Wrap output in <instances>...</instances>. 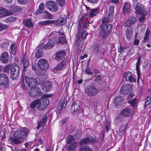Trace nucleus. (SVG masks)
Here are the masks:
<instances>
[{
  "label": "nucleus",
  "instance_id": "obj_1",
  "mask_svg": "<svg viewBox=\"0 0 151 151\" xmlns=\"http://www.w3.org/2000/svg\"><path fill=\"white\" fill-rule=\"evenodd\" d=\"M27 133H14V138L10 137L9 141L12 144H19L23 142L22 140L26 139L27 136Z\"/></svg>",
  "mask_w": 151,
  "mask_h": 151
},
{
  "label": "nucleus",
  "instance_id": "obj_2",
  "mask_svg": "<svg viewBox=\"0 0 151 151\" xmlns=\"http://www.w3.org/2000/svg\"><path fill=\"white\" fill-rule=\"evenodd\" d=\"M66 17L64 16L63 17H60L58 20L55 21L52 20H47L40 21L39 23L41 25H49L55 22V24L57 26H60L66 23Z\"/></svg>",
  "mask_w": 151,
  "mask_h": 151
},
{
  "label": "nucleus",
  "instance_id": "obj_3",
  "mask_svg": "<svg viewBox=\"0 0 151 151\" xmlns=\"http://www.w3.org/2000/svg\"><path fill=\"white\" fill-rule=\"evenodd\" d=\"M44 97L41 100L39 99V103L37 106V109L39 111H42L45 109L49 104V100L47 99L50 97V94H45L43 96Z\"/></svg>",
  "mask_w": 151,
  "mask_h": 151
},
{
  "label": "nucleus",
  "instance_id": "obj_4",
  "mask_svg": "<svg viewBox=\"0 0 151 151\" xmlns=\"http://www.w3.org/2000/svg\"><path fill=\"white\" fill-rule=\"evenodd\" d=\"M83 30H78L79 33L78 35V39L76 42V44L77 45L76 47V50L78 52L81 50L82 48L81 42L83 39H85L87 36V32L86 31H83Z\"/></svg>",
  "mask_w": 151,
  "mask_h": 151
},
{
  "label": "nucleus",
  "instance_id": "obj_5",
  "mask_svg": "<svg viewBox=\"0 0 151 151\" xmlns=\"http://www.w3.org/2000/svg\"><path fill=\"white\" fill-rule=\"evenodd\" d=\"M50 35L52 37L54 36L53 39V40L58 43L62 44L66 42L65 35L63 33H62L61 32H54Z\"/></svg>",
  "mask_w": 151,
  "mask_h": 151
},
{
  "label": "nucleus",
  "instance_id": "obj_6",
  "mask_svg": "<svg viewBox=\"0 0 151 151\" xmlns=\"http://www.w3.org/2000/svg\"><path fill=\"white\" fill-rule=\"evenodd\" d=\"M89 16L85 15L84 16H82L79 19L78 21V30H83V26L84 24V28H86L88 26V24L90 23L91 22L88 18Z\"/></svg>",
  "mask_w": 151,
  "mask_h": 151
},
{
  "label": "nucleus",
  "instance_id": "obj_7",
  "mask_svg": "<svg viewBox=\"0 0 151 151\" xmlns=\"http://www.w3.org/2000/svg\"><path fill=\"white\" fill-rule=\"evenodd\" d=\"M135 9L136 14L139 15H147V12L144 6L139 3H137L136 4Z\"/></svg>",
  "mask_w": 151,
  "mask_h": 151
},
{
  "label": "nucleus",
  "instance_id": "obj_8",
  "mask_svg": "<svg viewBox=\"0 0 151 151\" xmlns=\"http://www.w3.org/2000/svg\"><path fill=\"white\" fill-rule=\"evenodd\" d=\"M10 70V76L12 80L16 79L19 76L20 68L18 65L15 64L12 65Z\"/></svg>",
  "mask_w": 151,
  "mask_h": 151
},
{
  "label": "nucleus",
  "instance_id": "obj_9",
  "mask_svg": "<svg viewBox=\"0 0 151 151\" xmlns=\"http://www.w3.org/2000/svg\"><path fill=\"white\" fill-rule=\"evenodd\" d=\"M29 95L32 98H36L39 97L41 94L40 89L37 87L30 89L28 92Z\"/></svg>",
  "mask_w": 151,
  "mask_h": 151
},
{
  "label": "nucleus",
  "instance_id": "obj_10",
  "mask_svg": "<svg viewBox=\"0 0 151 151\" xmlns=\"http://www.w3.org/2000/svg\"><path fill=\"white\" fill-rule=\"evenodd\" d=\"M37 65L39 68L44 70H47L49 67L48 62L43 58L39 60L37 62Z\"/></svg>",
  "mask_w": 151,
  "mask_h": 151
},
{
  "label": "nucleus",
  "instance_id": "obj_11",
  "mask_svg": "<svg viewBox=\"0 0 151 151\" xmlns=\"http://www.w3.org/2000/svg\"><path fill=\"white\" fill-rule=\"evenodd\" d=\"M0 85L5 87H7L9 85V80L6 75L0 74Z\"/></svg>",
  "mask_w": 151,
  "mask_h": 151
},
{
  "label": "nucleus",
  "instance_id": "obj_12",
  "mask_svg": "<svg viewBox=\"0 0 151 151\" xmlns=\"http://www.w3.org/2000/svg\"><path fill=\"white\" fill-rule=\"evenodd\" d=\"M68 63V60L64 59L58 65L55 67L53 69V72L55 73H57V71L63 70L65 68L66 65Z\"/></svg>",
  "mask_w": 151,
  "mask_h": 151
},
{
  "label": "nucleus",
  "instance_id": "obj_13",
  "mask_svg": "<svg viewBox=\"0 0 151 151\" xmlns=\"http://www.w3.org/2000/svg\"><path fill=\"white\" fill-rule=\"evenodd\" d=\"M46 6L48 9L53 12H57L58 9L55 2L52 1H49L47 2Z\"/></svg>",
  "mask_w": 151,
  "mask_h": 151
},
{
  "label": "nucleus",
  "instance_id": "obj_14",
  "mask_svg": "<svg viewBox=\"0 0 151 151\" xmlns=\"http://www.w3.org/2000/svg\"><path fill=\"white\" fill-rule=\"evenodd\" d=\"M134 76V75L132 73L129 71L125 73L123 79L131 83H134L136 81V79Z\"/></svg>",
  "mask_w": 151,
  "mask_h": 151
},
{
  "label": "nucleus",
  "instance_id": "obj_15",
  "mask_svg": "<svg viewBox=\"0 0 151 151\" xmlns=\"http://www.w3.org/2000/svg\"><path fill=\"white\" fill-rule=\"evenodd\" d=\"M24 80L26 83L29 87L33 88L34 87H37V82L36 79L26 77L24 78Z\"/></svg>",
  "mask_w": 151,
  "mask_h": 151
},
{
  "label": "nucleus",
  "instance_id": "obj_16",
  "mask_svg": "<svg viewBox=\"0 0 151 151\" xmlns=\"http://www.w3.org/2000/svg\"><path fill=\"white\" fill-rule=\"evenodd\" d=\"M132 89V87L131 84H127L123 85L121 88L120 90L121 93L125 95L131 91Z\"/></svg>",
  "mask_w": 151,
  "mask_h": 151
},
{
  "label": "nucleus",
  "instance_id": "obj_17",
  "mask_svg": "<svg viewBox=\"0 0 151 151\" xmlns=\"http://www.w3.org/2000/svg\"><path fill=\"white\" fill-rule=\"evenodd\" d=\"M86 93L90 96H94L98 93L97 90L94 86H89L86 90Z\"/></svg>",
  "mask_w": 151,
  "mask_h": 151
},
{
  "label": "nucleus",
  "instance_id": "obj_18",
  "mask_svg": "<svg viewBox=\"0 0 151 151\" xmlns=\"http://www.w3.org/2000/svg\"><path fill=\"white\" fill-rule=\"evenodd\" d=\"M124 100V98L122 96H118L115 98L114 101V103L116 109H118L119 106L122 104Z\"/></svg>",
  "mask_w": 151,
  "mask_h": 151
},
{
  "label": "nucleus",
  "instance_id": "obj_19",
  "mask_svg": "<svg viewBox=\"0 0 151 151\" xmlns=\"http://www.w3.org/2000/svg\"><path fill=\"white\" fill-rule=\"evenodd\" d=\"M66 53L63 50H61L57 52L56 53L55 59L59 61L63 58L66 55Z\"/></svg>",
  "mask_w": 151,
  "mask_h": 151
},
{
  "label": "nucleus",
  "instance_id": "obj_20",
  "mask_svg": "<svg viewBox=\"0 0 151 151\" xmlns=\"http://www.w3.org/2000/svg\"><path fill=\"white\" fill-rule=\"evenodd\" d=\"M0 60L3 63H7L9 60V55L8 52H4L2 53L0 58Z\"/></svg>",
  "mask_w": 151,
  "mask_h": 151
},
{
  "label": "nucleus",
  "instance_id": "obj_21",
  "mask_svg": "<svg viewBox=\"0 0 151 151\" xmlns=\"http://www.w3.org/2000/svg\"><path fill=\"white\" fill-rule=\"evenodd\" d=\"M47 116L46 115H44L38 122L37 126V129H39L40 128H41L42 129L43 127L45 125V123L47 122Z\"/></svg>",
  "mask_w": 151,
  "mask_h": 151
},
{
  "label": "nucleus",
  "instance_id": "obj_22",
  "mask_svg": "<svg viewBox=\"0 0 151 151\" xmlns=\"http://www.w3.org/2000/svg\"><path fill=\"white\" fill-rule=\"evenodd\" d=\"M86 9L88 13L89 14L90 17H93L96 16L99 12V10L97 8L90 9L89 7H86Z\"/></svg>",
  "mask_w": 151,
  "mask_h": 151
},
{
  "label": "nucleus",
  "instance_id": "obj_23",
  "mask_svg": "<svg viewBox=\"0 0 151 151\" xmlns=\"http://www.w3.org/2000/svg\"><path fill=\"white\" fill-rule=\"evenodd\" d=\"M42 89L46 91H48L51 88V82L46 81L43 83L42 85Z\"/></svg>",
  "mask_w": 151,
  "mask_h": 151
},
{
  "label": "nucleus",
  "instance_id": "obj_24",
  "mask_svg": "<svg viewBox=\"0 0 151 151\" xmlns=\"http://www.w3.org/2000/svg\"><path fill=\"white\" fill-rule=\"evenodd\" d=\"M136 21V19L134 17H129L124 24L125 27H128L134 24Z\"/></svg>",
  "mask_w": 151,
  "mask_h": 151
},
{
  "label": "nucleus",
  "instance_id": "obj_25",
  "mask_svg": "<svg viewBox=\"0 0 151 151\" xmlns=\"http://www.w3.org/2000/svg\"><path fill=\"white\" fill-rule=\"evenodd\" d=\"M130 4L128 2L126 3L123 7V11L124 14L129 13L131 10Z\"/></svg>",
  "mask_w": 151,
  "mask_h": 151
},
{
  "label": "nucleus",
  "instance_id": "obj_26",
  "mask_svg": "<svg viewBox=\"0 0 151 151\" xmlns=\"http://www.w3.org/2000/svg\"><path fill=\"white\" fill-rule=\"evenodd\" d=\"M54 43L51 40L49 39L47 43L43 46V48L45 49H50L54 46Z\"/></svg>",
  "mask_w": 151,
  "mask_h": 151
},
{
  "label": "nucleus",
  "instance_id": "obj_27",
  "mask_svg": "<svg viewBox=\"0 0 151 151\" xmlns=\"http://www.w3.org/2000/svg\"><path fill=\"white\" fill-rule=\"evenodd\" d=\"M133 32V29L132 27H129L127 28L126 31V35L128 40L130 39L132 37Z\"/></svg>",
  "mask_w": 151,
  "mask_h": 151
},
{
  "label": "nucleus",
  "instance_id": "obj_28",
  "mask_svg": "<svg viewBox=\"0 0 151 151\" xmlns=\"http://www.w3.org/2000/svg\"><path fill=\"white\" fill-rule=\"evenodd\" d=\"M17 47L15 43H12L10 46V53L15 55L17 53Z\"/></svg>",
  "mask_w": 151,
  "mask_h": 151
},
{
  "label": "nucleus",
  "instance_id": "obj_29",
  "mask_svg": "<svg viewBox=\"0 0 151 151\" xmlns=\"http://www.w3.org/2000/svg\"><path fill=\"white\" fill-rule=\"evenodd\" d=\"M93 142V139L91 137H88L83 139L80 142L81 145H84L92 142Z\"/></svg>",
  "mask_w": 151,
  "mask_h": 151
},
{
  "label": "nucleus",
  "instance_id": "obj_30",
  "mask_svg": "<svg viewBox=\"0 0 151 151\" xmlns=\"http://www.w3.org/2000/svg\"><path fill=\"white\" fill-rule=\"evenodd\" d=\"M22 63L23 64L24 68H25L29 64L27 56L25 55H24L23 57Z\"/></svg>",
  "mask_w": 151,
  "mask_h": 151
},
{
  "label": "nucleus",
  "instance_id": "obj_31",
  "mask_svg": "<svg viewBox=\"0 0 151 151\" xmlns=\"http://www.w3.org/2000/svg\"><path fill=\"white\" fill-rule=\"evenodd\" d=\"M104 28L106 32L109 33L111 31L112 27L111 25L106 24L104 26Z\"/></svg>",
  "mask_w": 151,
  "mask_h": 151
},
{
  "label": "nucleus",
  "instance_id": "obj_32",
  "mask_svg": "<svg viewBox=\"0 0 151 151\" xmlns=\"http://www.w3.org/2000/svg\"><path fill=\"white\" fill-rule=\"evenodd\" d=\"M39 103V99H36L33 101L30 104V107L32 109H35Z\"/></svg>",
  "mask_w": 151,
  "mask_h": 151
},
{
  "label": "nucleus",
  "instance_id": "obj_33",
  "mask_svg": "<svg viewBox=\"0 0 151 151\" xmlns=\"http://www.w3.org/2000/svg\"><path fill=\"white\" fill-rule=\"evenodd\" d=\"M76 149V142L75 141L70 144L67 147L68 151H73Z\"/></svg>",
  "mask_w": 151,
  "mask_h": 151
},
{
  "label": "nucleus",
  "instance_id": "obj_34",
  "mask_svg": "<svg viewBox=\"0 0 151 151\" xmlns=\"http://www.w3.org/2000/svg\"><path fill=\"white\" fill-rule=\"evenodd\" d=\"M111 124V122L110 120L108 119L106 121L104 126L106 131L108 132L109 130Z\"/></svg>",
  "mask_w": 151,
  "mask_h": 151
},
{
  "label": "nucleus",
  "instance_id": "obj_35",
  "mask_svg": "<svg viewBox=\"0 0 151 151\" xmlns=\"http://www.w3.org/2000/svg\"><path fill=\"white\" fill-rule=\"evenodd\" d=\"M24 23L25 26L26 27H31L33 26L32 22L29 19H26L25 20Z\"/></svg>",
  "mask_w": 151,
  "mask_h": 151
},
{
  "label": "nucleus",
  "instance_id": "obj_36",
  "mask_svg": "<svg viewBox=\"0 0 151 151\" xmlns=\"http://www.w3.org/2000/svg\"><path fill=\"white\" fill-rule=\"evenodd\" d=\"M130 112V109L129 108H128L124 109L122 111V114L124 116H127L129 115Z\"/></svg>",
  "mask_w": 151,
  "mask_h": 151
},
{
  "label": "nucleus",
  "instance_id": "obj_37",
  "mask_svg": "<svg viewBox=\"0 0 151 151\" xmlns=\"http://www.w3.org/2000/svg\"><path fill=\"white\" fill-rule=\"evenodd\" d=\"M150 32L148 29L146 30L145 34V37L143 40L144 42H147L149 40V35L150 34Z\"/></svg>",
  "mask_w": 151,
  "mask_h": 151
},
{
  "label": "nucleus",
  "instance_id": "obj_38",
  "mask_svg": "<svg viewBox=\"0 0 151 151\" xmlns=\"http://www.w3.org/2000/svg\"><path fill=\"white\" fill-rule=\"evenodd\" d=\"M44 5L42 3L40 4L38 9L37 11L36 14H40L42 13L44 10Z\"/></svg>",
  "mask_w": 151,
  "mask_h": 151
},
{
  "label": "nucleus",
  "instance_id": "obj_39",
  "mask_svg": "<svg viewBox=\"0 0 151 151\" xmlns=\"http://www.w3.org/2000/svg\"><path fill=\"white\" fill-rule=\"evenodd\" d=\"M18 129L16 132H28L29 130L26 127H19Z\"/></svg>",
  "mask_w": 151,
  "mask_h": 151
},
{
  "label": "nucleus",
  "instance_id": "obj_40",
  "mask_svg": "<svg viewBox=\"0 0 151 151\" xmlns=\"http://www.w3.org/2000/svg\"><path fill=\"white\" fill-rule=\"evenodd\" d=\"M7 10L5 9L4 8L0 7V15L2 16H6L7 15Z\"/></svg>",
  "mask_w": 151,
  "mask_h": 151
},
{
  "label": "nucleus",
  "instance_id": "obj_41",
  "mask_svg": "<svg viewBox=\"0 0 151 151\" xmlns=\"http://www.w3.org/2000/svg\"><path fill=\"white\" fill-rule=\"evenodd\" d=\"M44 16L46 19H50L52 18L53 17L48 12L45 11L43 12Z\"/></svg>",
  "mask_w": 151,
  "mask_h": 151
},
{
  "label": "nucleus",
  "instance_id": "obj_42",
  "mask_svg": "<svg viewBox=\"0 0 151 151\" xmlns=\"http://www.w3.org/2000/svg\"><path fill=\"white\" fill-rule=\"evenodd\" d=\"M138 102V100L136 98L133 99L129 102V103L132 104L133 106H136L137 105Z\"/></svg>",
  "mask_w": 151,
  "mask_h": 151
},
{
  "label": "nucleus",
  "instance_id": "obj_43",
  "mask_svg": "<svg viewBox=\"0 0 151 151\" xmlns=\"http://www.w3.org/2000/svg\"><path fill=\"white\" fill-rule=\"evenodd\" d=\"M57 3L61 7H63L65 5V0H56Z\"/></svg>",
  "mask_w": 151,
  "mask_h": 151
},
{
  "label": "nucleus",
  "instance_id": "obj_44",
  "mask_svg": "<svg viewBox=\"0 0 151 151\" xmlns=\"http://www.w3.org/2000/svg\"><path fill=\"white\" fill-rule=\"evenodd\" d=\"M79 151H93V150L88 146L81 148Z\"/></svg>",
  "mask_w": 151,
  "mask_h": 151
},
{
  "label": "nucleus",
  "instance_id": "obj_45",
  "mask_svg": "<svg viewBox=\"0 0 151 151\" xmlns=\"http://www.w3.org/2000/svg\"><path fill=\"white\" fill-rule=\"evenodd\" d=\"M76 103L75 102L73 103L70 109V111L73 115H75L76 114V111L75 110V105Z\"/></svg>",
  "mask_w": 151,
  "mask_h": 151
},
{
  "label": "nucleus",
  "instance_id": "obj_46",
  "mask_svg": "<svg viewBox=\"0 0 151 151\" xmlns=\"http://www.w3.org/2000/svg\"><path fill=\"white\" fill-rule=\"evenodd\" d=\"M42 51L41 49H38V51L36 52L35 54V57L36 58H39L41 57L42 55Z\"/></svg>",
  "mask_w": 151,
  "mask_h": 151
},
{
  "label": "nucleus",
  "instance_id": "obj_47",
  "mask_svg": "<svg viewBox=\"0 0 151 151\" xmlns=\"http://www.w3.org/2000/svg\"><path fill=\"white\" fill-rule=\"evenodd\" d=\"M74 141V138L71 135H69L68 136L67 138V142L68 143H70Z\"/></svg>",
  "mask_w": 151,
  "mask_h": 151
},
{
  "label": "nucleus",
  "instance_id": "obj_48",
  "mask_svg": "<svg viewBox=\"0 0 151 151\" xmlns=\"http://www.w3.org/2000/svg\"><path fill=\"white\" fill-rule=\"evenodd\" d=\"M12 65H7L5 66L4 69V72H8L9 71V69L11 70V68L12 67Z\"/></svg>",
  "mask_w": 151,
  "mask_h": 151
},
{
  "label": "nucleus",
  "instance_id": "obj_49",
  "mask_svg": "<svg viewBox=\"0 0 151 151\" xmlns=\"http://www.w3.org/2000/svg\"><path fill=\"white\" fill-rule=\"evenodd\" d=\"M142 16L140 17L138 19V21L140 23L143 22L145 19V16L146 15H141Z\"/></svg>",
  "mask_w": 151,
  "mask_h": 151
},
{
  "label": "nucleus",
  "instance_id": "obj_50",
  "mask_svg": "<svg viewBox=\"0 0 151 151\" xmlns=\"http://www.w3.org/2000/svg\"><path fill=\"white\" fill-rule=\"evenodd\" d=\"M119 132H125L126 131L125 125H122L121 126L119 129Z\"/></svg>",
  "mask_w": 151,
  "mask_h": 151
},
{
  "label": "nucleus",
  "instance_id": "obj_51",
  "mask_svg": "<svg viewBox=\"0 0 151 151\" xmlns=\"http://www.w3.org/2000/svg\"><path fill=\"white\" fill-rule=\"evenodd\" d=\"M102 79V77L100 75H97L94 79L95 81L96 82H99L101 81Z\"/></svg>",
  "mask_w": 151,
  "mask_h": 151
},
{
  "label": "nucleus",
  "instance_id": "obj_52",
  "mask_svg": "<svg viewBox=\"0 0 151 151\" xmlns=\"http://www.w3.org/2000/svg\"><path fill=\"white\" fill-rule=\"evenodd\" d=\"M151 102V98H147L145 101V106L146 107Z\"/></svg>",
  "mask_w": 151,
  "mask_h": 151
},
{
  "label": "nucleus",
  "instance_id": "obj_53",
  "mask_svg": "<svg viewBox=\"0 0 151 151\" xmlns=\"http://www.w3.org/2000/svg\"><path fill=\"white\" fill-rule=\"evenodd\" d=\"M7 28V26L6 25L0 23V31L2 30H4Z\"/></svg>",
  "mask_w": 151,
  "mask_h": 151
},
{
  "label": "nucleus",
  "instance_id": "obj_54",
  "mask_svg": "<svg viewBox=\"0 0 151 151\" xmlns=\"http://www.w3.org/2000/svg\"><path fill=\"white\" fill-rule=\"evenodd\" d=\"M19 4L21 5L25 4L27 2L28 0H18Z\"/></svg>",
  "mask_w": 151,
  "mask_h": 151
},
{
  "label": "nucleus",
  "instance_id": "obj_55",
  "mask_svg": "<svg viewBox=\"0 0 151 151\" xmlns=\"http://www.w3.org/2000/svg\"><path fill=\"white\" fill-rule=\"evenodd\" d=\"M109 12L110 14H114V7L111 6L109 9Z\"/></svg>",
  "mask_w": 151,
  "mask_h": 151
},
{
  "label": "nucleus",
  "instance_id": "obj_56",
  "mask_svg": "<svg viewBox=\"0 0 151 151\" xmlns=\"http://www.w3.org/2000/svg\"><path fill=\"white\" fill-rule=\"evenodd\" d=\"M139 40L138 39H136V37L134 39L133 43V44L134 45H138L139 44Z\"/></svg>",
  "mask_w": 151,
  "mask_h": 151
},
{
  "label": "nucleus",
  "instance_id": "obj_57",
  "mask_svg": "<svg viewBox=\"0 0 151 151\" xmlns=\"http://www.w3.org/2000/svg\"><path fill=\"white\" fill-rule=\"evenodd\" d=\"M85 72L88 74H92V73L91 71L90 68H87L85 70Z\"/></svg>",
  "mask_w": 151,
  "mask_h": 151
},
{
  "label": "nucleus",
  "instance_id": "obj_58",
  "mask_svg": "<svg viewBox=\"0 0 151 151\" xmlns=\"http://www.w3.org/2000/svg\"><path fill=\"white\" fill-rule=\"evenodd\" d=\"M125 49V48L124 47L120 46L118 49V52L120 53H122L124 51V50Z\"/></svg>",
  "mask_w": 151,
  "mask_h": 151
},
{
  "label": "nucleus",
  "instance_id": "obj_59",
  "mask_svg": "<svg viewBox=\"0 0 151 151\" xmlns=\"http://www.w3.org/2000/svg\"><path fill=\"white\" fill-rule=\"evenodd\" d=\"M15 11L16 12H19L22 9V8L19 6H16L15 7Z\"/></svg>",
  "mask_w": 151,
  "mask_h": 151
},
{
  "label": "nucleus",
  "instance_id": "obj_60",
  "mask_svg": "<svg viewBox=\"0 0 151 151\" xmlns=\"http://www.w3.org/2000/svg\"><path fill=\"white\" fill-rule=\"evenodd\" d=\"M134 96V93H131L130 94H129V95L128 96V99H131Z\"/></svg>",
  "mask_w": 151,
  "mask_h": 151
},
{
  "label": "nucleus",
  "instance_id": "obj_61",
  "mask_svg": "<svg viewBox=\"0 0 151 151\" xmlns=\"http://www.w3.org/2000/svg\"><path fill=\"white\" fill-rule=\"evenodd\" d=\"M111 2L116 4H118L119 3V0H111Z\"/></svg>",
  "mask_w": 151,
  "mask_h": 151
},
{
  "label": "nucleus",
  "instance_id": "obj_62",
  "mask_svg": "<svg viewBox=\"0 0 151 151\" xmlns=\"http://www.w3.org/2000/svg\"><path fill=\"white\" fill-rule=\"evenodd\" d=\"M137 70V77L140 76V72L139 68L136 69Z\"/></svg>",
  "mask_w": 151,
  "mask_h": 151
},
{
  "label": "nucleus",
  "instance_id": "obj_63",
  "mask_svg": "<svg viewBox=\"0 0 151 151\" xmlns=\"http://www.w3.org/2000/svg\"><path fill=\"white\" fill-rule=\"evenodd\" d=\"M9 20L10 21H13L16 20V18L13 17H11L9 18Z\"/></svg>",
  "mask_w": 151,
  "mask_h": 151
},
{
  "label": "nucleus",
  "instance_id": "obj_64",
  "mask_svg": "<svg viewBox=\"0 0 151 151\" xmlns=\"http://www.w3.org/2000/svg\"><path fill=\"white\" fill-rule=\"evenodd\" d=\"M15 151H26L23 148L22 150H19L17 147L15 148Z\"/></svg>",
  "mask_w": 151,
  "mask_h": 151
}]
</instances>
